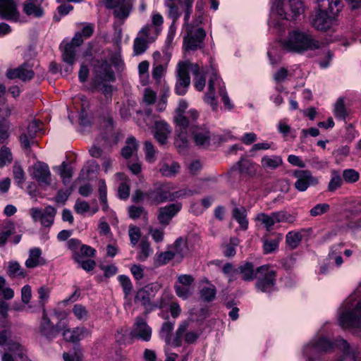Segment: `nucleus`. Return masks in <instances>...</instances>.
<instances>
[{
    "label": "nucleus",
    "instance_id": "64",
    "mask_svg": "<svg viewBox=\"0 0 361 361\" xmlns=\"http://www.w3.org/2000/svg\"><path fill=\"white\" fill-rule=\"evenodd\" d=\"M175 257V253L173 251L161 252L157 256L156 263L159 266L164 265Z\"/></svg>",
    "mask_w": 361,
    "mask_h": 361
},
{
    "label": "nucleus",
    "instance_id": "20",
    "mask_svg": "<svg viewBox=\"0 0 361 361\" xmlns=\"http://www.w3.org/2000/svg\"><path fill=\"white\" fill-rule=\"evenodd\" d=\"M0 18L13 22L19 21L20 13L15 0H0Z\"/></svg>",
    "mask_w": 361,
    "mask_h": 361
},
{
    "label": "nucleus",
    "instance_id": "1",
    "mask_svg": "<svg viewBox=\"0 0 361 361\" xmlns=\"http://www.w3.org/2000/svg\"><path fill=\"white\" fill-rule=\"evenodd\" d=\"M113 74L111 64L107 61L98 62L94 65L93 85L101 92L105 102H102L100 106L99 128L101 135L97 140V144L90 149L92 157L104 159L103 168L106 172L111 168L110 156L112 152L111 136L113 135V121L111 116V96Z\"/></svg>",
    "mask_w": 361,
    "mask_h": 361
},
{
    "label": "nucleus",
    "instance_id": "5",
    "mask_svg": "<svg viewBox=\"0 0 361 361\" xmlns=\"http://www.w3.org/2000/svg\"><path fill=\"white\" fill-rule=\"evenodd\" d=\"M209 74L208 90L204 97V102L209 104L213 110L216 109L217 99L216 97V88H217L219 93L221 97V100L224 106L228 110H231L233 108V105L230 101L221 79L217 75L216 71L213 68H211Z\"/></svg>",
    "mask_w": 361,
    "mask_h": 361
},
{
    "label": "nucleus",
    "instance_id": "26",
    "mask_svg": "<svg viewBox=\"0 0 361 361\" xmlns=\"http://www.w3.org/2000/svg\"><path fill=\"white\" fill-rule=\"evenodd\" d=\"M154 137L160 145L167 142L168 138L171 133V128L164 121H156L154 126Z\"/></svg>",
    "mask_w": 361,
    "mask_h": 361
},
{
    "label": "nucleus",
    "instance_id": "34",
    "mask_svg": "<svg viewBox=\"0 0 361 361\" xmlns=\"http://www.w3.org/2000/svg\"><path fill=\"white\" fill-rule=\"evenodd\" d=\"M240 173L248 176H253L255 173V164L252 161L241 158L233 166Z\"/></svg>",
    "mask_w": 361,
    "mask_h": 361
},
{
    "label": "nucleus",
    "instance_id": "10",
    "mask_svg": "<svg viewBox=\"0 0 361 361\" xmlns=\"http://www.w3.org/2000/svg\"><path fill=\"white\" fill-rule=\"evenodd\" d=\"M173 186L167 182L157 183L153 188L145 192L146 199L154 204H159L166 201H172L176 196L171 192Z\"/></svg>",
    "mask_w": 361,
    "mask_h": 361
},
{
    "label": "nucleus",
    "instance_id": "56",
    "mask_svg": "<svg viewBox=\"0 0 361 361\" xmlns=\"http://www.w3.org/2000/svg\"><path fill=\"white\" fill-rule=\"evenodd\" d=\"M140 252L139 253V259L145 261L152 253L150 243L146 238H142L140 244Z\"/></svg>",
    "mask_w": 361,
    "mask_h": 361
},
{
    "label": "nucleus",
    "instance_id": "19",
    "mask_svg": "<svg viewBox=\"0 0 361 361\" xmlns=\"http://www.w3.org/2000/svg\"><path fill=\"white\" fill-rule=\"evenodd\" d=\"M130 336L143 341H149L152 337V328L142 317L138 316L135 319Z\"/></svg>",
    "mask_w": 361,
    "mask_h": 361
},
{
    "label": "nucleus",
    "instance_id": "52",
    "mask_svg": "<svg viewBox=\"0 0 361 361\" xmlns=\"http://www.w3.org/2000/svg\"><path fill=\"white\" fill-rule=\"evenodd\" d=\"M306 162L310 167L316 170H322L328 166V162L326 159H321L317 156L309 157L306 159Z\"/></svg>",
    "mask_w": 361,
    "mask_h": 361
},
{
    "label": "nucleus",
    "instance_id": "17",
    "mask_svg": "<svg viewBox=\"0 0 361 361\" xmlns=\"http://www.w3.org/2000/svg\"><path fill=\"white\" fill-rule=\"evenodd\" d=\"M293 176L296 178L294 187L300 192H304L310 186H315L319 183L318 178L309 170H295Z\"/></svg>",
    "mask_w": 361,
    "mask_h": 361
},
{
    "label": "nucleus",
    "instance_id": "8",
    "mask_svg": "<svg viewBox=\"0 0 361 361\" xmlns=\"http://www.w3.org/2000/svg\"><path fill=\"white\" fill-rule=\"evenodd\" d=\"M161 288V283L155 281L145 285L137 291L134 302L145 307L146 317L149 312L161 307L160 304L152 301Z\"/></svg>",
    "mask_w": 361,
    "mask_h": 361
},
{
    "label": "nucleus",
    "instance_id": "54",
    "mask_svg": "<svg viewBox=\"0 0 361 361\" xmlns=\"http://www.w3.org/2000/svg\"><path fill=\"white\" fill-rule=\"evenodd\" d=\"M13 173L17 185L20 188H23V185L25 180V173L23 168L18 164H15L13 167Z\"/></svg>",
    "mask_w": 361,
    "mask_h": 361
},
{
    "label": "nucleus",
    "instance_id": "4",
    "mask_svg": "<svg viewBox=\"0 0 361 361\" xmlns=\"http://www.w3.org/2000/svg\"><path fill=\"white\" fill-rule=\"evenodd\" d=\"M282 44L283 47L289 51L302 54L319 49L322 48V42L317 39L310 32L295 29L288 32Z\"/></svg>",
    "mask_w": 361,
    "mask_h": 361
},
{
    "label": "nucleus",
    "instance_id": "22",
    "mask_svg": "<svg viewBox=\"0 0 361 361\" xmlns=\"http://www.w3.org/2000/svg\"><path fill=\"white\" fill-rule=\"evenodd\" d=\"M181 209L180 203H173L159 209L157 219L159 224L164 226H167L173 216Z\"/></svg>",
    "mask_w": 361,
    "mask_h": 361
},
{
    "label": "nucleus",
    "instance_id": "55",
    "mask_svg": "<svg viewBox=\"0 0 361 361\" xmlns=\"http://www.w3.org/2000/svg\"><path fill=\"white\" fill-rule=\"evenodd\" d=\"M83 42V38L82 34L80 32H77L72 40L66 44L64 48L62 51H66L68 48H71V50L73 52V56H75L76 54V48L80 47Z\"/></svg>",
    "mask_w": 361,
    "mask_h": 361
},
{
    "label": "nucleus",
    "instance_id": "36",
    "mask_svg": "<svg viewBox=\"0 0 361 361\" xmlns=\"http://www.w3.org/2000/svg\"><path fill=\"white\" fill-rule=\"evenodd\" d=\"M11 326L6 319H0V346L5 347L11 339Z\"/></svg>",
    "mask_w": 361,
    "mask_h": 361
},
{
    "label": "nucleus",
    "instance_id": "12",
    "mask_svg": "<svg viewBox=\"0 0 361 361\" xmlns=\"http://www.w3.org/2000/svg\"><path fill=\"white\" fill-rule=\"evenodd\" d=\"M155 32L156 35L159 33L158 27H153L152 25H145L138 32L137 37L133 42V54L135 56L144 54L148 49L149 44L155 40V37L152 34Z\"/></svg>",
    "mask_w": 361,
    "mask_h": 361
},
{
    "label": "nucleus",
    "instance_id": "39",
    "mask_svg": "<svg viewBox=\"0 0 361 361\" xmlns=\"http://www.w3.org/2000/svg\"><path fill=\"white\" fill-rule=\"evenodd\" d=\"M283 239V235L279 233L274 234V238L263 240V248L266 254L271 253L278 249L279 244Z\"/></svg>",
    "mask_w": 361,
    "mask_h": 361
},
{
    "label": "nucleus",
    "instance_id": "15",
    "mask_svg": "<svg viewBox=\"0 0 361 361\" xmlns=\"http://www.w3.org/2000/svg\"><path fill=\"white\" fill-rule=\"evenodd\" d=\"M189 323V320H185L179 324L172 341V345L175 347L181 346L183 340L188 344H193L199 338V332L188 330Z\"/></svg>",
    "mask_w": 361,
    "mask_h": 361
},
{
    "label": "nucleus",
    "instance_id": "48",
    "mask_svg": "<svg viewBox=\"0 0 361 361\" xmlns=\"http://www.w3.org/2000/svg\"><path fill=\"white\" fill-rule=\"evenodd\" d=\"M173 250L175 256L183 258L188 250L186 241L183 238H178L173 243Z\"/></svg>",
    "mask_w": 361,
    "mask_h": 361
},
{
    "label": "nucleus",
    "instance_id": "49",
    "mask_svg": "<svg viewBox=\"0 0 361 361\" xmlns=\"http://www.w3.org/2000/svg\"><path fill=\"white\" fill-rule=\"evenodd\" d=\"M51 288L47 286H42L37 289L39 304L42 310L45 309V304L48 302Z\"/></svg>",
    "mask_w": 361,
    "mask_h": 361
},
{
    "label": "nucleus",
    "instance_id": "37",
    "mask_svg": "<svg viewBox=\"0 0 361 361\" xmlns=\"http://www.w3.org/2000/svg\"><path fill=\"white\" fill-rule=\"evenodd\" d=\"M275 224L288 223L293 224L297 219V214H290L286 210H280L271 212Z\"/></svg>",
    "mask_w": 361,
    "mask_h": 361
},
{
    "label": "nucleus",
    "instance_id": "32",
    "mask_svg": "<svg viewBox=\"0 0 361 361\" xmlns=\"http://www.w3.org/2000/svg\"><path fill=\"white\" fill-rule=\"evenodd\" d=\"M235 271L237 272V274H240L242 279L245 281H251L255 279V271L252 262H245L236 268Z\"/></svg>",
    "mask_w": 361,
    "mask_h": 361
},
{
    "label": "nucleus",
    "instance_id": "33",
    "mask_svg": "<svg viewBox=\"0 0 361 361\" xmlns=\"http://www.w3.org/2000/svg\"><path fill=\"white\" fill-rule=\"evenodd\" d=\"M42 250L39 247H34L30 250L29 256L25 261V266L27 268H35L43 264V259L41 257Z\"/></svg>",
    "mask_w": 361,
    "mask_h": 361
},
{
    "label": "nucleus",
    "instance_id": "31",
    "mask_svg": "<svg viewBox=\"0 0 361 361\" xmlns=\"http://www.w3.org/2000/svg\"><path fill=\"white\" fill-rule=\"evenodd\" d=\"M116 176L121 181L118 188V196L121 200H126L130 195V180L121 173H118Z\"/></svg>",
    "mask_w": 361,
    "mask_h": 361
},
{
    "label": "nucleus",
    "instance_id": "25",
    "mask_svg": "<svg viewBox=\"0 0 361 361\" xmlns=\"http://www.w3.org/2000/svg\"><path fill=\"white\" fill-rule=\"evenodd\" d=\"M133 8V2L128 0H114V18L121 23L128 18Z\"/></svg>",
    "mask_w": 361,
    "mask_h": 361
},
{
    "label": "nucleus",
    "instance_id": "47",
    "mask_svg": "<svg viewBox=\"0 0 361 361\" xmlns=\"http://www.w3.org/2000/svg\"><path fill=\"white\" fill-rule=\"evenodd\" d=\"M8 274L13 278H25L27 272L17 262H11L8 264Z\"/></svg>",
    "mask_w": 361,
    "mask_h": 361
},
{
    "label": "nucleus",
    "instance_id": "46",
    "mask_svg": "<svg viewBox=\"0 0 361 361\" xmlns=\"http://www.w3.org/2000/svg\"><path fill=\"white\" fill-rule=\"evenodd\" d=\"M348 111L345 106L344 99L340 97L334 106V115L337 119L345 121L348 116Z\"/></svg>",
    "mask_w": 361,
    "mask_h": 361
},
{
    "label": "nucleus",
    "instance_id": "16",
    "mask_svg": "<svg viewBox=\"0 0 361 361\" xmlns=\"http://www.w3.org/2000/svg\"><path fill=\"white\" fill-rule=\"evenodd\" d=\"M42 126L43 123L35 118L27 122L20 137L21 145L24 148H30L31 145L35 143L34 139L43 130Z\"/></svg>",
    "mask_w": 361,
    "mask_h": 361
},
{
    "label": "nucleus",
    "instance_id": "57",
    "mask_svg": "<svg viewBox=\"0 0 361 361\" xmlns=\"http://www.w3.org/2000/svg\"><path fill=\"white\" fill-rule=\"evenodd\" d=\"M216 290L214 286L204 287L200 290V298L206 302L212 301L216 296Z\"/></svg>",
    "mask_w": 361,
    "mask_h": 361
},
{
    "label": "nucleus",
    "instance_id": "51",
    "mask_svg": "<svg viewBox=\"0 0 361 361\" xmlns=\"http://www.w3.org/2000/svg\"><path fill=\"white\" fill-rule=\"evenodd\" d=\"M63 358L64 361H82L83 353L80 348L75 347L71 352L63 353Z\"/></svg>",
    "mask_w": 361,
    "mask_h": 361
},
{
    "label": "nucleus",
    "instance_id": "9",
    "mask_svg": "<svg viewBox=\"0 0 361 361\" xmlns=\"http://www.w3.org/2000/svg\"><path fill=\"white\" fill-rule=\"evenodd\" d=\"M276 273L269 265L264 264L255 270V286L257 290L271 293L276 289Z\"/></svg>",
    "mask_w": 361,
    "mask_h": 361
},
{
    "label": "nucleus",
    "instance_id": "29",
    "mask_svg": "<svg viewBox=\"0 0 361 361\" xmlns=\"http://www.w3.org/2000/svg\"><path fill=\"white\" fill-rule=\"evenodd\" d=\"M159 172L166 177H172L176 176L180 169L178 162L173 161L165 158L159 164Z\"/></svg>",
    "mask_w": 361,
    "mask_h": 361
},
{
    "label": "nucleus",
    "instance_id": "30",
    "mask_svg": "<svg viewBox=\"0 0 361 361\" xmlns=\"http://www.w3.org/2000/svg\"><path fill=\"white\" fill-rule=\"evenodd\" d=\"M139 149V142L137 139L130 135L128 137L126 140L125 146L121 149V156L126 159H128L134 154H136Z\"/></svg>",
    "mask_w": 361,
    "mask_h": 361
},
{
    "label": "nucleus",
    "instance_id": "13",
    "mask_svg": "<svg viewBox=\"0 0 361 361\" xmlns=\"http://www.w3.org/2000/svg\"><path fill=\"white\" fill-rule=\"evenodd\" d=\"M189 61H180L176 68V82L175 92L178 95H184L190 85V78L188 71L190 70Z\"/></svg>",
    "mask_w": 361,
    "mask_h": 361
},
{
    "label": "nucleus",
    "instance_id": "58",
    "mask_svg": "<svg viewBox=\"0 0 361 361\" xmlns=\"http://www.w3.org/2000/svg\"><path fill=\"white\" fill-rule=\"evenodd\" d=\"M59 175L63 180V184L68 185L72 177V169L65 162H63L59 167Z\"/></svg>",
    "mask_w": 361,
    "mask_h": 361
},
{
    "label": "nucleus",
    "instance_id": "50",
    "mask_svg": "<svg viewBox=\"0 0 361 361\" xmlns=\"http://www.w3.org/2000/svg\"><path fill=\"white\" fill-rule=\"evenodd\" d=\"M116 342L119 345H126L130 343V338L129 336L128 329L126 327H121L117 330L115 335Z\"/></svg>",
    "mask_w": 361,
    "mask_h": 361
},
{
    "label": "nucleus",
    "instance_id": "53",
    "mask_svg": "<svg viewBox=\"0 0 361 361\" xmlns=\"http://www.w3.org/2000/svg\"><path fill=\"white\" fill-rule=\"evenodd\" d=\"M12 160L13 156L10 149L6 146H3L0 149V168L10 164Z\"/></svg>",
    "mask_w": 361,
    "mask_h": 361
},
{
    "label": "nucleus",
    "instance_id": "6",
    "mask_svg": "<svg viewBox=\"0 0 361 361\" xmlns=\"http://www.w3.org/2000/svg\"><path fill=\"white\" fill-rule=\"evenodd\" d=\"M355 298L350 297L343 304L340 314L339 324L344 328H359L361 326V300L354 303Z\"/></svg>",
    "mask_w": 361,
    "mask_h": 361
},
{
    "label": "nucleus",
    "instance_id": "41",
    "mask_svg": "<svg viewBox=\"0 0 361 361\" xmlns=\"http://www.w3.org/2000/svg\"><path fill=\"white\" fill-rule=\"evenodd\" d=\"M233 216L240 224L241 228L243 230H246L247 228L248 221L247 219V212L243 207L234 208L233 210Z\"/></svg>",
    "mask_w": 361,
    "mask_h": 361
},
{
    "label": "nucleus",
    "instance_id": "2",
    "mask_svg": "<svg viewBox=\"0 0 361 361\" xmlns=\"http://www.w3.org/2000/svg\"><path fill=\"white\" fill-rule=\"evenodd\" d=\"M197 117L198 113L194 109L190 110L188 116H178L176 119V131L183 144L188 142V131L190 130L196 145L207 147L210 143V133L204 126L196 124Z\"/></svg>",
    "mask_w": 361,
    "mask_h": 361
},
{
    "label": "nucleus",
    "instance_id": "38",
    "mask_svg": "<svg viewBox=\"0 0 361 361\" xmlns=\"http://www.w3.org/2000/svg\"><path fill=\"white\" fill-rule=\"evenodd\" d=\"M283 164L282 158L280 156H264L261 159V165L264 169L274 170Z\"/></svg>",
    "mask_w": 361,
    "mask_h": 361
},
{
    "label": "nucleus",
    "instance_id": "21",
    "mask_svg": "<svg viewBox=\"0 0 361 361\" xmlns=\"http://www.w3.org/2000/svg\"><path fill=\"white\" fill-rule=\"evenodd\" d=\"M312 233L311 228L289 231L286 235V243L290 250H295L299 246L304 237H308Z\"/></svg>",
    "mask_w": 361,
    "mask_h": 361
},
{
    "label": "nucleus",
    "instance_id": "60",
    "mask_svg": "<svg viewBox=\"0 0 361 361\" xmlns=\"http://www.w3.org/2000/svg\"><path fill=\"white\" fill-rule=\"evenodd\" d=\"M359 173L353 169H345L343 171V180L346 183H353L359 180Z\"/></svg>",
    "mask_w": 361,
    "mask_h": 361
},
{
    "label": "nucleus",
    "instance_id": "28",
    "mask_svg": "<svg viewBox=\"0 0 361 361\" xmlns=\"http://www.w3.org/2000/svg\"><path fill=\"white\" fill-rule=\"evenodd\" d=\"M62 331L64 339L72 343L80 341L88 334L87 330L83 327H76L74 329H68L66 327Z\"/></svg>",
    "mask_w": 361,
    "mask_h": 361
},
{
    "label": "nucleus",
    "instance_id": "3",
    "mask_svg": "<svg viewBox=\"0 0 361 361\" xmlns=\"http://www.w3.org/2000/svg\"><path fill=\"white\" fill-rule=\"evenodd\" d=\"M68 313L64 310L53 309L51 312L42 310L39 325V333L48 341H52L68 326L66 319Z\"/></svg>",
    "mask_w": 361,
    "mask_h": 361
},
{
    "label": "nucleus",
    "instance_id": "7",
    "mask_svg": "<svg viewBox=\"0 0 361 361\" xmlns=\"http://www.w3.org/2000/svg\"><path fill=\"white\" fill-rule=\"evenodd\" d=\"M303 12L301 0H276L271 7V13L282 20H295Z\"/></svg>",
    "mask_w": 361,
    "mask_h": 361
},
{
    "label": "nucleus",
    "instance_id": "61",
    "mask_svg": "<svg viewBox=\"0 0 361 361\" xmlns=\"http://www.w3.org/2000/svg\"><path fill=\"white\" fill-rule=\"evenodd\" d=\"M73 313L78 319H85L89 317V312L85 306L80 304H75L73 307Z\"/></svg>",
    "mask_w": 361,
    "mask_h": 361
},
{
    "label": "nucleus",
    "instance_id": "40",
    "mask_svg": "<svg viewBox=\"0 0 361 361\" xmlns=\"http://www.w3.org/2000/svg\"><path fill=\"white\" fill-rule=\"evenodd\" d=\"M62 59L66 66L63 68L65 75H68L73 70V65L75 63V56H73V52L71 48H68L66 51H62Z\"/></svg>",
    "mask_w": 361,
    "mask_h": 361
},
{
    "label": "nucleus",
    "instance_id": "44",
    "mask_svg": "<svg viewBox=\"0 0 361 361\" xmlns=\"http://www.w3.org/2000/svg\"><path fill=\"white\" fill-rule=\"evenodd\" d=\"M343 183V180L337 171L333 170L331 172V179L328 184V191L331 192H335L336 190L340 188Z\"/></svg>",
    "mask_w": 361,
    "mask_h": 361
},
{
    "label": "nucleus",
    "instance_id": "23",
    "mask_svg": "<svg viewBox=\"0 0 361 361\" xmlns=\"http://www.w3.org/2000/svg\"><path fill=\"white\" fill-rule=\"evenodd\" d=\"M44 0H26L23 4V13L31 18H41L44 15L42 8Z\"/></svg>",
    "mask_w": 361,
    "mask_h": 361
},
{
    "label": "nucleus",
    "instance_id": "14",
    "mask_svg": "<svg viewBox=\"0 0 361 361\" xmlns=\"http://www.w3.org/2000/svg\"><path fill=\"white\" fill-rule=\"evenodd\" d=\"M1 361H14V357L20 361H30L27 357V350L18 339H11L4 348Z\"/></svg>",
    "mask_w": 361,
    "mask_h": 361
},
{
    "label": "nucleus",
    "instance_id": "45",
    "mask_svg": "<svg viewBox=\"0 0 361 361\" xmlns=\"http://www.w3.org/2000/svg\"><path fill=\"white\" fill-rule=\"evenodd\" d=\"M174 327V323L171 322H165L163 323L159 334L160 337L164 339L166 344H172L171 332Z\"/></svg>",
    "mask_w": 361,
    "mask_h": 361
},
{
    "label": "nucleus",
    "instance_id": "43",
    "mask_svg": "<svg viewBox=\"0 0 361 361\" xmlns=\"http://www.w3.org/2000/svg\"><path fill=\"white\" fill-rule=\"evenodd\" d=\"M56 214V210L54 207L50 205L46 207L40 221L42 225L46 227L51 226L54 223Z\"/></svg>",
    "mask_w": 361,
    "mask_h": 361
},
{
    "label": "nucleus",
    "instance_id": "27",
    "mask_svg": "<svg viewBox=\"0 0 361 361\" xmlns=\"http://www.w3.org/2000/svg\"><path fill=\"white\" fill-rule=\"evenodd\" d=\"M331 18L324 10L319 9L312 19V25L318 30L326 31L331 25Z\"/></svg>",
    "mask_w": 361,
    "mask_h": 361
},
{
    "label": "nucleus",
    "instance_id": "35",
    "mask_svg": "<svg viewBox=\"0 0 361 361\" xmlns=\"http://www.w3.org/2000/svg\"><path fill=\"white\" fill-rule=\"evenodd\" d=\"M190 71L195 75L194 86L198 91H202L206 84L205 77L201 74L200 68L197 63L190 65Z\"/></svg>",
    "mask_w": 361,
    "mask_h": 361
},
{
    "label": "nucleus",
    "instance_id": "42",
    "mask_svg": "<svg viewBox=\"0 0 361 361\" xmlns=\"http://www.w3.org/2000/svg\"><path fill=\"white\" fill-rule=\"evenodd\" d=\"M255 220L259 221L265 228L266 231H271L275 225L274 219L272 213L266 214L264 212L259 213Z\"/></svg>",
    "mask_w": 361,
    "mask_h": 361
},
{
    "label": "nucleus",
    "instance_id": "24",
    "mask_svg": "<svg viewBox=\"0 0 361 361\" xmlns=\"http://www.w3.org/2000/svg\"><path fill=\"white\" fill-rule=\"evenodd\" d=\"M34 75V71L27 64H23L14 69H8L6 72V76L8 79L18 78L24 82L30 80Z\"/></svg>",
    "mask_w": 361,
    "mask_h": 361
},
{
    "label": "nucleus",
    "instance_id": "18",
    "mask_svg": "<svg viewBox=\"0 0 361 361\" xmlns=\"http://www.w3.org/2000/svg\"><path fill=\"white\" fill-rule=\"evenodd\" d=\"M31 176L41 187H47L51 183V174L49 166L42 161H37L32 166Z\"/></svg>",
    "mask_w": 361,
    "mask_h": 361
},
{
    "label": "nucleus",
    "instance_id": "62",
    "mask_svg": "<svg viewBox=\"0 0 361 361\" xmlns=\"http://www.w3.org/2000/svg\"><path fill=\"white\" fill-rule=\"evenodd\" d=\"M165 6L169 8V17L173 19L171 26L179 18L180 13L178 7L173 2H166ZM172 27H171V28Z\"/></svg>",
    "mask_w": 361,
    "mask_h": 361
},
{
    "label": "nucleus",
    "instance_id": "59",
    "mask_svg": "<svg viewBox=\"0 0 361 361\" xmlns=\"http://www.w3.org/2000/svg\"><path fill=\"white\" fill-rule=\"evenodd\" d=\"M144 152L145 154V159L149 163H153L155 161V149L150 141H145L144 142Z\"/></svg>",
    "mask_w": 361,
    "mask_h": 361
},
{
    "label": "nucleus",
    "instance_id": "11",
    "mask_svg": "<svg viewBox=\"0 0 361 361\" xmlns=\"http://www.w3.org/2000/svg\"><path fill=\"white\" fill-rule=\"evenodd\" d=\"M183 47L186 51H195L204 47L206 32L202 27L187 25Z\"/></svg>",
    "mask_w": 361,
    "mask_h": 361
},
{
    "label": "nucleus",
    "instance_id": "63",
    "mask_svg": "<svg viewBox=\"0 0 361 361\" xmlns=\"http://www.w3.org/2000/svg\"><path fill=\"white\" fill-rule=\"evenodd\" d=\"M329 209L330 206L326 203L317 204L310 209V214L312 216H320L326 213Z\"/></svg>",
    "mask_w": 361,
    "mask_h": 361
}]
</instances>
